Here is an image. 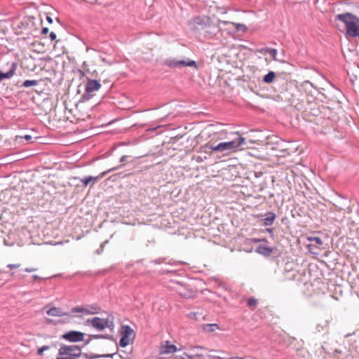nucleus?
Returning a JSON list of instances; mask_svg holds the SVG:
<instances>
[{
	"mask_svg": "<svg viewBox=\"0 0 359 359\" xmlns=\"http://www.w3.org/2000/svg\"><path fill=\"white\" fill-rule=\"evenodd\" d=\"M233 137L226 142L219 143L217 145L206 144L205 147L214 151L229 154L238 151L245 144V138L238 133H232Z\"/></svg>",
	"mask_w": 359,
	"mask_h": 359,
	"instance_id": "obj_1",
	"label": "nucleus"
},
{
	"mask_svg": "<svg viewBox=\"0 0 359 359\" xmlns=\"http://www.w3.org/2000/svg\"><path fill=\"white\" fill-rule=\"evenodd\" d=\"M336 22L341 23L348 36H359V18L351 13H340L335 15Z\"/></svg>",
	"mask_w": 359,
	"mask_h": 359,
	"instance_id": "obj_2",
	"label": "nucleus"
},
{
	"mask_svg": "<svg viewBox=\"0 0 359 359\" xmlns=\"http://www.w3.org/2000/svg\"><path fill=\"white\" fill-rule=\"evenodd\" d=\"M81 354V350L76 345H65L60 348L56 359H76Z\"/></svg>",
	"mask_w": 359,
	"mask_h": 359,
	"instance_id": "obj_3",
	"label": "nucleus"
},
{
	"mask_svg": "<svg viewBox=\"0 0 359 359\" xmlns=\"http://www.w3.org/2000/svg\"><path fill=\"white\" fill-rule=\"evenodd\" d=\"M101 86V83L99 81L88 79L86 85L85 93L82 95V99L85 101L89 100L94 95V93L100 89Z\"/></svg>",
	"mask_w": 359,
	"mask_h": 359,
	"instance_id": "obj_4",
	"label": "nucleus"
},
{
	"mask_svg": "<svg viewBox=\"0 0 359 359\" xmlns=\"http://www.w3.org/2000/svg\"><path fill=\"white\" fill-rule=\"evenodd\" d=\"M101 311L100 306L97 304H90L85 306H78L72 309L71 312L73 313H79L82 316L94 315L99 313Z\"/></svg>",
	"mask_w": 359,
	"mask_h": 359,
	"instance_id": "obj_5",
	"label": "nucleus"
},
{
	"mask_svg": "<svg viewBox=\"0 0 359 359\" xmlns=\"http://www.w3.org/2000/svg\"><path fill=\"white\" fill-rule=\"evenodd\" d=\"M135 337L133 330L128 325H123L121 330V338L119 341V345L121 347H126L131 344Z\"/></svg>",
	"mask_w": 359,
	"mask_h": 359,
	"instance_id": "obj_6",
	"label": "nucleus"
},
{
	"mask_svg": "<svg viewBox=\"0 0 359 359\" xmlns=\"http://www.w3.org/2000/svg\"><path fill=\"white\" fill-rule=\"evenodd\" d=\"M165 65L172 68H182L185 67H197L196 62L191 60H176L174 58L168 59L165 61Z\"/></svg>",
	"mask_w": 359,
	"mask_h": 359,
	"instance_id": "obj_7",
	"label": "nucleus"
},
{
	"mask_svg": "<svg viewBox=\"0 0 359 359\" xmlns=\"http://www.w3.org/2000/svg\"><path fill=\"white\" fill-rule=\"evenodd\" d=\"M306 240L311 243L306 245L309 252L313 255H318L320 246L323 245L322 239L318 236H307Z\"/></svg>",
	"mask_w": 359,
	"mask_h": 359,
	"instance_id": "obj_8",
	"label": "nucleus"
},
{
	"mask_svg": "<svg viewBox=\"0 0 359 359\" xmlns=\"http://www.w3.org/2000/svg\"><path fill=\"white\" fill-rule=\"evenodd\" d=\"M87 323L90 324L94 328L99 331L104 330L106 327H109L111 323L104 318L95 317L92 319H88Z\"/></svg>",
	"mask_w": 359,
	"mask_h": 359,
	"instance_id": "obj_9",
	"label": "nucleus"
},
{
	"mask_svg": "<svg viewBox=\"0 0 359 359\" xmlns=\"http://www.w3.org/2000/svg\"><path fill=\"white\" fill-rule=\"evenodd\" d=\"M84 334L79 331H70L65 333L62 337L67 341L78 342L83 340Z\"/></svg>",
	"mask_w": 359,
	"mask_h": 359,
	"instance_id": "obj_10",
	"label": "nucleus"
},
{
	"mask_svg": "<svg viewBox=\"0 0 359 359\" xmlns=\"http://www.w3.org/2000/svg\"><path fill=\"white\" fill-rule=\"evenodd\" d=\"M119 167L112 168L106 172H102L97 177H92V176L85 177L81 180V182H82V184L84 187H87L90 182H95L98 181L102 177H103L105 175H107V173H109L111 171L116 170Z\"/></svg>",
	"mask_w": 359,
	"mask_h": 359,
	"instance_id": "obj_11",
	"label": "nucleus"
},
{
	"mask_svg": "<svg viewBox=\"0 0 359 359\" xmlns=\"http://www.w3.org/2000/svg\"><path fill=\"white\" fill-rule=\"evenodd\" d=\"M177 351L176 346L170 344L168 341H166L165 344H163L160 348V352L163 354L173 353Z\"/></svg>",
	"mask_w": 359,
	"mask_h": 359,
	"instance_id": "obj_12",
	"label": "nucleus"
},
{
	"mask_svg": "<svg viewBox=\"0 0 359 359\" xmlns=\"http://www.w3.org/2000/svg\"><path fill=\"white\" fill-rule=\"evenodd\" d=\"M276 218V215L275 213L272 212H269L264 215V218L263 219L264 224L265 226H271L273 224L275 219Z\"/></svg>",
	"mask_w": 359,
	"mask_h": 359,
	"instance_id": "obj_13",
	"label": "nucleus"
},
{
	"mask_svg": "<svg viewBox=\"0 0 359 359\" xmlns=\"http://www.w3.org/2000/svg\"><path fill=\"white\" fill-rule=\"evenodd\" d=\"M255 252L264 256H269L272 253L273 249L270 247L259 245L257 247Z\"/></svg>",
	"mask_w": 359,
	"mask_h": 359,
	"instance_id": "obj_14",
	"label": "nucleus"
},
{
	"mask_svg": "<svg viewBox=\"0 0 359 359\" xmlns=\"http://www.w3.org/2000/svg\"><path fill=\"white\" fill-rule=\"evenodd\" d=\"M46 313L50 316H56L61 317L65 315H67L65 312H63L60 308L53 307L46 311Z\"/></svg>",
	"mask_w": 359,
	"mask_h": 359,
	"instance_id": "obj_15",
	"label": "nucleus"
},
{
	"mask_svg": "<svg viewBox=\"0 0 359 359\" xmlns=\"http://www.w3.org/2000/svg\"><path fill=\"white\" fill-rule=\"evenodd\" d=\"M15 64H13L11 69L8 72H7L6 73H3V72H0V82L5 79L11 78L15 74Z\"/></svg>",
	"mask_w": 359,
	"mask_h": 359,
	"instance_id": "obj_16",
	"label": "nucleus"
},
{
	"mask_svg": "<svg viewBox=\"0 0 359 359\" xmlns=\"http://www.w3.org/2000/svg\"><path fill=\"white\" fill-rule=\"evenodd\" d=\"M276 76V74L273 72H269L263 78V81L266 83H271L273 81Z\"/></svg>",
	"mask_w": 359,
	"mask_h": 359,
	"instance_id": "obj_17",
	"label": "nucleus"
},
{
	"mask_svg": "<svg viewBox=\"0 0 359 359\" xmlns=\"http://www.w3.org/2000/svg\"><path fill=\"white\" fill-rule=\"evenodd\" d=\"M218 329L217 324H205L203 325V330L207 332H212Z\"/></svg>",
	"mask_w": 359,
	"mask_h": 359,
	"instance_id": "obj_18",
	"label": "nucleus"
},
{
	"mask_svg": "<svg viewBox=\"0 0 359 359\" xmlns=\"http://www.w3.org/2000/svg\"><path fill=\"white\" fill-rule=\"evenodd\" d=\"M32 139V137L30 135H18L15 137V141L19 143H22L23 140L26 141H30Z\"/></svg>",
	"mask_w": 359,
	"mask_h": 359,
	"instance_id": "obj_19",
	"label": "nucleus"
},
{
	"mask_svg": "<svg viewBox=\"0 0 359 359\" xmlns=\"http://www.w3.org/2000/svg\"><path fill=\"white\" fill-rule=\"evenodd\" d=\"M36 85H37V81H36V80H26L23 83V86L26 87V88L36 86Z\"/></svg>",
	"mask_w": 359,
	"mask_h": 359,
	"instance_id": "obj_20",
	"label": "nucleus"
},
{
	"mask_svg": "<svg viewBox=\"0 0 359 359\" xmlns=\"http://www.w3.org/2000/svg\"><path fill=\"white\" fill-rule=\"evenodd\" d=\"M266 52L269 53L273 58V60L276 59L277 50L275 48H267Z\"/></svg>",
	"mask_w": 359,
	"mask_h": 359,
	"instance_id": "obj_21",
	"label": "nucleus"
},
{
	"mask_svg": "<svg viewBox=\"0 0 359 359\" xmlns=\"http://www.w3.org/2000/svg\"><path fill=\"white\" fill-rule=\"evenodd\" d=\"M48 349V346H43L37 350V353L38 355H41L45 351H47Z\"/></svg>",
	"mask_w": 359,
	"mask_h": 359,
	"instance_id": "obj_22",
	"label": "nucleus"
},
{
	"mask_svg": "<svg viewBox=\"0 0 359 359\" xmlns=\"http://www.w3.org/2000/svg\"><path fill=\"white\" fill-rule=\"evenodd\" d=\"M194 22L196 25H201L205 23V20L201 18L200 17H196L194 18Z\"/></svg>",
	"mask_w": 359,
	"mask_h": 359,
	"instance_id": "obj_23",
	"label": "nucleus"
},
{
	"mask_svg": "<svg viewBox=\"0 0 359 359\" xmlns=\"http://www.w3.org/2000/svg\"><path fill=\"white\" fill-rule=\"evenodd\" d=\"M116 353H111V354H103V355H97L92 357V358H112L113 355H114Z\"/></svg>",
	"mask_w": 359,
	"mask_h": 359,
	"instance_id": "obj_24",
	"label": "nucleus"
},
{
	"mask_svg": "<svg viewBox=\"0 0 359 359\" xmlns=\"http://www.w3.org/2000/svg\"><path fill=\"white\" fill-rule=\"evenodd\" d=\"M257 299L251 298V299H248V304L250 306H255L257 304Z\"/></svg>",
	"mask_w": 359,
	"mask_h": 359,
	"instance_id": "obj_25",
	"label": "nucleus"
},
{
	"mask_svg": "<svg viewBox=\"0 0 359 359\" xmlns=\"http://www.w3.org/2000/svg\"><path fill=\"white\" fill-rule=\"evenodd\" d=\"M20 266V264H9L7 265V267L11 269H17V268H19Z\"/></svg>",
	"mask_w": 359,
	"mask_h": 359,
	"instance_id": "obj_26",
	"label": "nucleus"
},
{
	"mask_svg": "<svg viewBox=\"0 0 359 359\" xmlns=\"http://www.w3.org/2000/svg\"><path fill=\"white\" fill-rule=\"evenodd\" d=\"M50 38L52 41H54L56 39V34L54 32H50Z\"/></svg>",
	"mask_w": 359,
	"mask_h": 359,
	"instance_id": "obj_27",
	"label": "nucleus"
},
{
	"mask_svg": "<svg viewBox=\"0 0 359 359\" xmlns=\"http://www.w3.org/2000/svg\"><path fill=\"white\" fill-rule=\"evenodd\" d=\"M48 32V27H43L41 30L42 34H46Z\"/></svg>",
	"mask_w": 359,
	"mask_h": 359,
	"instance_id": "obj_28",
	"label": "nucleus"
},
{
	"mask_svg": "<svg viewBox=\"0 0 359 359\" xmlns=\"http://www.w3.org/2000/svg\"><path fill=\"white\" fill-rule=\"evenodd\" d=\"M25 271L26 272H33V271H36V269H34V268H26V269H25Z\"/></svg>",
	"mask_w": 359,
	"mask_h": 359,
	"instance_id": "obj_29",
	"label": "nucleus"
},
{
	"mask_svg": "<svg viewBox=\"0 0 359 359\" xmlns=\"http://www.w3.org/2000/svg\"><path fill=\"white\" fill-rule=\"evenodd\" d=\"M46 20L48 23L52 24L53 23V19L50 16L47 15L46 16Z\"/></svg>",
	"mask_w": 359,
	"mask_h": 359,
	"instance_id": "obj_30",
	"label": "nucleus"
},
{
	"mask_svg": "<svg viewBox=\"0 0 359 359\" xmlns=\"http://www.w3.org/2000/svg\"><path fill=\"white\" fill-rule=\"evenodd\" d=\"M266 231L271 234V236H273V229L268 228V229H266Z\"/></svg>",
	"mask_w": 359,
	"mask_h": 359,
	"instance_id": "obj_31",
	"label": "nucleus"
},
{
	"mask_svg": "<svg viewBox=\"0 0 359 359\" xmlns=\"http://www.w3.org/2000/svg\"><path fill=\"white\" fill-rule=\"evenodd\" d=\"M229 22H227V21H224V20H219V24L221 25V24H223V25H227L229 24Z\"/></svg>",
	"mask_w": 359,
	"mask_h": 359,
	"instance_id": "obj_32",
	"label": "nucleus"
},
{
	"mask_svg": "<svg viewBox=\"0 0 359 359\" xmlns=\"http://www.w3.org/2000/svg\"><path fill=\"white\" fill-rule=\"evenodd\" d=\"M236 26H237V29H238V27H242V28H243V29H246L245 26V25H241V24H236Z\"/></svg>",
	"mask_w": 359,
	"mask_h": 359,
	"instance_id": "obj_33",
	"label": "nucleus"
},
{
	"mask_svg": "<svg viewBox=\"0 0 359 359\" xmlns=\"http://www.w3.org/2000/svg\"><path fill=\"white\" fill-rule=\"evenodd\" d=\"M126 156H123L121 158H120V162H124L126 159Z\"/></svg>",
	"mask_w": 359,
	"mask_h": 359,
	"instance_id": "obj_34",
	"label": "nucleus"
},
{
	"mask_svg": "<svg viewBox=\"0 0 359 359\" xmlns=\"http://www.w3.org/2000/svg\"><path fill=\"white\" fill-rule=\"evenodd\" d=\"M33 278H34V280H39V279H40V278L37 275H34L33 276Z\"/></svg>",
	"mask_w": 359,
	"mask_h": 359,
	"instance_id": "obj_35",
	"label": "nucleus"
},
{
	"mask_svg": "<svg viewBox=\"0 0 359 359\" xmlns=\"http://www.w3.org/2000/svg\"><path fill=\"white\" fill-rule=\"evenodd\" d=\"M101 337H102L101 335H95L94 336L95 339H99V338H101Z\"/></svg>",
	"mask_w": 359,
	"mask_h": 359,
	"instance_id": "obj_36",
	"label": "nucleus"
},
{
	"mask_svg": "<svg viewBox=\"0 0 359 359\" xmlns=\"http://www.w3.org/2000/svg\"><path fill=\"white\" fill-rule=\"evenodd\" d=\"M79 74H80L81 75H82V76H83V75H84V72H83V71H82V70H79Z\"/></svg>",
	"mask_w": 359,
	"mask_h": 359,
	"instance_id": "obj_37",
	"label": "nucleus"
},
{
	"mask_svg": "<svg viewBox=\"0 0 359 359\" xmlns=\"http://www.w3.org/2000/svg\"><path fill=\"white\" fill-rule=\"evenodd\" d=\"M87 66V62L86 61H84L83 62V67H86Z\"/></svg>",
	"mask_w": 359,
	"mask_h": 359,
	"instance_id": "obj_38",
	"label": "nucleus"
}]
</instances>
